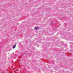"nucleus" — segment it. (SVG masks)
Here are the masks:
<instances>
[{"instance_id": "1", "label": "nucleus", "mask_w": 73, "mask_h": 73, "mask_svg": "<svg viewBox=\"0 0 73 73\" xmlns=\"http://www.w3.org/2000/svg\"><path fill=\"white\" fill-rule=\"evenodd\" d=\"M16 44H15L14 46H13V49H15L16 47Z\"/></svg>"}, {"instance_id": "2", "label": "nucleus", "mask_w": 73, "mask_h": 73, "mask_svg": "<svg viewBox=\"0 0 73 73\" xmlns=\"http://www.w3.org/2000/svg\"><path fill=\"white\" fill-rule=\"evenodd\" d=\"M37 29H38V27H35V30H37Z\"/></svg>"}]
</instances>
